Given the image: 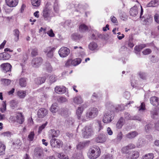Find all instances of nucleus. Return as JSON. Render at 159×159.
<instances>
[{"mask_svg":"<svg viewBox=\"0 0 159 159\" xmlns=\"http://www.w3.org/2000/svg\"><path fill=\"white\" fill-rule=\"evenodd\" d=\"M106 107L107 111L104 114L102 121L105 123H108L111 122L114 118L115 107L111 103L108 102L107 103Z\"/></svg>","mask_w":159,"mask_h":159,"instance_id":"1","label":"nucleus"},{"mask_svg":"<svg viewBox=\"0 0 159 159\" xmlns=\"http://www.w3.org/2000/svg\"><path fill=\"white\" fill-rule=\"evenodd\" d=\"M100 153L99 148L96 146L89 150L88 156L90 159H95L100 155Z\"/></svg>","mask_w":159,"mask_h":159,"instance_id":"2","label":"nucleus"},{"mask_svg":"<svg viewBox=\"0 0 159 159\" xmlns=\"http://www.w3.org/2000/svg\"><path fill=\"white\" fill-rule=\"evenodd\" d=\"M93 133L92 127L89 125L85 126L82 130V135L85 138H88L91 137Z\"/></svg>","mask_w":159,"mask_h":159,"instance_id":"3","label":"nucleus"},{"mask_svg":"<svg viewBox=\"0 0 159 159\" xmlns=\"http://www.w3.org/2000/svg\"><path fill=\"white\" fill-rule=\"evenodd\" d=\"M98 113V111L97 108L91 107L88 110L86 116L88 119H93L97 116Z\"/></svg>","mask_w":159,"mask_h":159,"instance_id":"4","label":"nucleus"},{"mask_svg":"<svg viewBox=\"0 0 159 159\" xmlns=\"http://www.w3.org/2000/svg\"><path fill=\"white\" fill-rule=\"evenodd\" d=\"M135 148V145L132 143H129L128 145L123 147L121 149V152L122 153L125 154L126 156H128L130 154L131 152L129 151V150L134 148Z\"/></svg>","mask_w":159,"mask_h":159,"instance_id":"5","label":"nucleus"},{"mask_svg":"<svg viewBox=\"0 0 159 159\" xmlns=\"http://www.w3.org/2000/svg\"><path fill=\"white\" fill-rule=\"evenodd\" d=\"M50 144L52 148H60L63 145V142L60 140L55 138L52 139L50 142Z\"/></svg>","mask_w":159,"mask_h":159,"instance_id":"6","label":"nucleus"},{"mask_svg":"<svg viewBox=\"0 0 159 159\" xmlns=\"http://www.w3.org/2000/svg\"><path fill=\"white\" fill-rule=\"evenodd\" d=\"M70 50L65 47H61L58 51L59 55L62 57H67L70 54Z\"/></svg>","mask_w":159,"mask_h":159,"instance_id":"7","label":"nucleus"},{"mask_svg":"<svg viewBox=\"0 0 159 159\" xmlns=\"http://www.w3.org/2000/svg\"><path fill=\"white\" fill-rule=\"evenodd\" d=\"M48 112V111L45 108H40L37 112L38 117L39 118H43L47 115Z\"/></svg>","mask_w":159,"mask_h":159,"instance_id":"8","label":"nucleus"},{"mask_svg":"<svg viewBox=\"0 0 159 159\" xmlns=\"http://www.w3.org/2000/svg\"><path fill=\"white\" fill-rule=\"evenodd\" d=\"M55 49L56 48L54 47H48L45 49L44 51L47 53V56L48 57L51 58L53 57V53Z\"/></svg>","mask_w":159,"mask_h":159,"instance_id":"9","label":"nucleus"},{"mask_svg":"<svg viewBox=\"0 0 159 159\" xmlns=\"http://www.w3.org/2000/svg\"><path fill=\"white\" fill-rule=\"evenodd\" d=\"M42 59L40 57L34 58L32 61V66L34 67H38L42 63Z\"/></svg>","mask_w":159,"mask_h":159,"instance_id":"10","label":"nucleus"},{"mask_svg":"<svg viewBox=\"0 0 159 159\" xmlns=\"http://www.w3.org/2000/svg\"><path fill=\"white\" fill-rule=\"evenodd\" d=\"M107 139V135L104 134H101L99 135L95 139L98 143H102L106 142Z\"/></svg>","mask_w":159,"mask_h":159,"instance_id":"11","label":"nucleus"},{"mask_svg":"<svg viewBox=\"0 0 159 159\" xmlns=\"http://www.w3.org/2000/svg\"><path fill=\"white\" fill-rule=\"evenodd\" d=\"M1 68L3 71L5 73L11 71V66L8 63H4L2 64L0 66Z\"/></svg>","mask_w":159,"mask_h":159,"instance_id":"12","label":"nucleus"},{"mask_svg":"<svg viewBox=\"0 0 159 159\" xmlns=\"http://www.w3.org/2000/svg\"><path fill=\"white\" fill-rule=\"evenodd\" d=\"M16 121L20 124L23 123L25 120L24 116L21 112H17L16 114Z\"/></svg>","mask_w":159,"mask_h":159,"instance_id":"13","label":"nucleus"},{"mask_svg":"<svg viewBox=\"0 0 159 159\" xmlns=\"http://www.w3.org/2000/svg\"><path fill=\"white\" fill-rule=\"evenodd\" d=\"M50 8L45 7L43 11V16L45 20H49L50 19Z\"/></svg>","mask_w":159,"mask_h":159,"instance_id":"14","label":"nucleus"},{"mask_svg":"<svg viewBox=\"0 0 159 159\" xmlns=\"http://www.w3.org/2000/svg\"><path fill=\"white\" fill-rule=\"evenodd\" d=\"M59 134L60 131L59 130L52 129L49 131V137L50 138L57 137Z\"/></svg>","mask_w":159,"mask_h":159,"instance_id":"15","label":"nucleus"},{"mask_svg":"<svg viewBox=\"0 0 159 159\" xmlns=\"http://www.w3.org/2000/svg\"><path fill=\"white\" fill-rule=\"evenodd\" d=\"M7 6L10 7H15L18 4V0H5Z\"/></svg>","mask_w":159,"mask_h":159,"instance_id":"16","label":"nucleus"},{"mask_svg":"<svg viewBox=\"0 0 159 159\" xmlns=\"http://www.w3.org/2000/svg\"><path fill=\"white\" fill-rule=\"evenodd\" d=\"M139 152L137 151H133L132 152V155H129L128 156H126L127 159H136L139 157Z\"/></svg>","mask_w":159,"mask_h":159,"instance_id":"17","label":"nucleus"},{"mask_svg":"<svg viewBox=\"0 0 159 159\" xmlns=\"http://www.w3.org/2000/svg\"><path fill=\"white\" fill-rule=\"evenodd\" d=\"M138 13V7L134 6L131 8L129 11V14L130 16H135Z\"/></svg>","mask_w":159,"mask_h":159,"instance_id":"18","label":"nucleus"},{"mask_svg":"<svg viewBox=\"0 0 159 159\" xmlns=\"http://www.w3.org/2000/svg\"><path fill=\"white\" fill-rule=\"evenodd\" d=\"M138 134V133L136 131L130 132L125 135V137L127 139H132L134 138Z\"/></svg>","mask_w":159,"mask_h":159,"instance_id":"19","label":"nucleus"},{"mask_svg":"<svg viewBox=\"0 0 159 159\" xmlns=\"http://www.w3.org/2000/svg\"><path fill=\"white\" fill-rule=\"evenodd\" d=\"M150 102L151 104L155 106H158L159 103L158 98L155 96L151 97L150 98Z\"/></svg>","mask_w":159,"mask_h":159,"instance_id":"20","label":"nucleus"},{"mask_svg":"<svg viewBox=\"0 0 159 159\" xmlns=\"http://www.w3.org/2000/svg\"><path fill=\"white\" fill-rule=\"evenodd\" d=\"M71 38L74 40H80L83 37V36L78 33H75L71 35Z\"/></svg>","mask_w":159,"mask_h":159,"instance_id":"21","label":"nucleus"},{"mask_svg":"<svg viewBox=\"0 0 159 159\" xmlns=\"http://www.w3.org/2000/svg\"><path fill=\"white\" fill-rule=\"evenodd\" d=\"M66 88L65 87L61 88L59 86H57L55 89L56 92L58 94H62L65 93L66 91Z\"/></svg>","mask_w":159,"mask_h":159,"instance_id":"22","label":"nucleus"},{"mask_svg":"<svg viewBox=\"0 0 159 159\" xmlns=\"http://www.w3.org/2000/svg\"><path fill=\"white\" fill-rule=\"evenodd\" d=\"M125 123V120L123 118L121 117L120 118L116 124V128L120 129L122 128Z\"/></svg>","mask_w":159,"mask_h":159,"instance_id":"23","label":"nucleus"},{"mask_svg":"<svg viewBox=\"0 0 159 159\" xmlns=\"http://www.w3.org/2000/svg\"><path fill=\"white\" fill-rule=\"evenodd\" d=\"M46 78L44 77H38L34 80L35 83L38 85L40 84L45 82Z\"/></svg>","mask_w":159,"mask_h":159,"instance_id":"24","label":"nucleus"},{"mask_svg":"<svg viewBox=\"0 0 159 159\" xmlns=\"http://www.w3.org/2000/svg\"><path fill=\"white\" fill-rule=\"evenodd\" d=\"M88 27L84 24H81L79 26V31L82 33L87 31L88 30Z\"/></svg>","mask_w":159,"mask_h":159,"instance_id":"25","label":"nucleus"},{"mask_svg":"<svg viewBox=\"0 0 159 159\" xmlns=\"http://www.w3.org/2000/svg\"><path fill=\"white\" fill-rule=\"evenodd\" d=\"M74 102L76 104H79L83 102V100L80 96H78L74 98L73 99Z\"/></svg>","mask_w":159,"mask_h":159,"instance_id":"26","label":"nucleus"},{"mask_svg":"<svg viewBox=\"0 0 159 159\" xmlns=\"http://www.w3.org/2000/svg\"><path fill=\"white\" fill-rule=\"evenodd\" d=\"M83 108L82 107H79L76 111V114L78 120L81 119V116L83 111Z\"/></svg>","mask_w":159,"mask_h":159,"instance_id":"27","label":"nucleus"},{"mask_svg":"<svg viewBox=\"0 0 159 159\" xmlns=\"http://www.w3.org/2000/svg\"><path fill=\"white\" fill-rule=\"evenodd\" d=\"M26 91L24 90H19L17 92V95L20 98H23L26 95Z\"/></svg>","mask_w":159,"mask_h":159,"instance_id":"28","label":"nucleus"},{"mask_svg":"<svg viewBox=\"0 0 159 159\" xmlns=\"http://www.w3.org/2000/svg\"><path fill=\"white\" fill-rule=\"evenodd\" d=\"M97 47L98 45L97 44L93 42L90 43L89 45V48L91 51L95 50Z\"/></svg>","mask_w":159,"mask_h":159,"instance_id":"29","label":"nucleus"},{"mask_svg":"<svg viewBox=\"0 0 159 159\" xmlns=\"http://www.w3.org/2000/svg\"><path fill=\"white\" fill-rule=\"evenodd\" d=\"M58 104L57 103H55L52 104L50 110L52 113H56L57 111V107Z\"/></svg>","mask_w":159,"mask_h":159,"instance_id":"30","label":"nucleus"},{"mask_svg":"<svg viewBox=\"0 0 159 159\" xmlns=\"http://www.w3.org/2000/svg\"><path fill=\"white\" fill-rule=\"evenodd\" d=\"M31 50V55L32 57H35L38 55V50L37 48H32Z\"/></svg>","mask_w":159,"mask_h":159,"instance_id":"31","label":"nucleus"},{"mask_svg":"<svg viewBox=\"0 0 159 159\" xmlns=\"http://www.w3.org/2000/svg\"><path fill=\"white\" fill-rule=\"evenodd\" d=\"M18 102L16 100H12L10 102V105L12 109H14L17 107Z\"/></svg>","mask_w":159,"mask_h":159,"instance_id":"32","label":"nucleus"},{"mask_svg":"<svg viewBox=\"0 0 159 159\" xmlns=\"http://www.w3.org/2000/svg\"><path fill=\"white\" fill-rule=\"evenodd\" d=\"M88 143L87 142H80L77 146V148L79 150H81L84 148L85 147L87 146Z\"/></svg>","mask_w":159,"mask_h":159,"instance_id":"33","label":"nucleus"},{"mask_svg":"<svg viewBox=\"0 0 159 159\" xmlns=\"http://www.w3.org/2000/svg\"><path fill=\"white\" fill-rule=\"evenodd\" d=\"M151 117L153 118H156L158 115V113L156 109H154L151 112Z\"/></svg>","mask_w":159,"mask_h":159,"instance_id":"34","label":"nucleus"},{"mask_svg":"<svg viewBox=\"0 0 159 159\" xmlns=\"http://www.w3.org/2000/svg\"><path fill=\"white\" fill-rule=\"evenodd\" d=\"M60 114L64 117H66L68 115V110L65 108H61L60 109Z\"/></svg>","mask_w":159,"mask_h":159,"instance_id":"35","label":"nucleus"},{"mask_svg":"<svg viewBox=\"0 0 159 159\" xmlns=\"http://www.w3.org/2000/svg\"><path fill=\"white\" fill-rule=\"evenodd\" d=\"M14 34L15 36L14 39L15 41H17L19 39L20 32L18 29H15L13 31Z\"/></svg>","mask_w":159,"mask_h":159,"instance_id":"36","label":"nucleus"},{"mask_svg":"<svg viewBox=\"0 0 159 159\" xmlns=\"http://www.w3.org/2000/svg\"><path fill=\"white\" fill-rule=\"evenodd\" d=\"M5 146L0 142V155H3L5 154Z\"/></svg>","mask_w":159,"mask_h":159,"instance_id":"37","label":"nucleus"},{"mask_svg":"<svg viewBox=\"0 0 159 159\" xmlns=\"http://www.w3.org/2000/svg\"><path fill=\"white\" fill-rule=\"evenodd\" d=\"M26 79L24 78H22L20 79L19 84L22 87H25L26 85Z\"/></svg>","mask_w":159,"mask_h":159,"instance_id":"38","label":"nucleus"},{"mask_svg":"<svg viewBox=\"0 0 159 159\" xmlns=\"http://www.w3.org/2000/svg\"><path fill=\"white\" fill-rule=\"evenodd\" d=\"M46 69L48 72H51L52 70V68L50 64L48 62L45 63Z\"/></svg>","mask_w":159,"mask_h":159,"instance_id":"39","label":"nucleus"},{"mask_svg":"<svg viewBox=\"0 0 159 159\" xmlns=\"http://www.w3.org/2000/svg\"><path fill=\"white\" fill-rule=\"evenodd\" d=\"M32 5L34 6L38 7L40 3V0H31Z\"/></svg>","mask_w":159,"mask_h":159,"instance_id":"40","label":"nucleus"},{"mask_svg":"<svg viewBox=\"0 0 159 159\" xmlns=\"http://www.w3.org/2000/svg\"><path fill=\"white\" fill-rule=\"evenodd\" d=\"M81 60L80 58H77L72 60V65L74 66H76L79 64L81 62Z\"/></svg>","mask_w":159,"mask_h":159,"instance_id":"41","label":"nucleus"},{"mask_svg":"<svg viewBox=\"0 0 159 159\" xmlns=\"http://www.w3.org/2000/svg\"><path fill=\"white\" fill-rule=\"evenodd\" d=\"M157 5V2L155 0H152L147 5V7H154Z\"/></svg>","mask_w":159,"mask_h":159,"instance_id":"42","label":"nucleus"},{"mask_svg":"<svg viewBox=\"0 0 159 159\" xmlns=\"http://www.w3.org/2000/svg\"><path fill=\"white\" fill-rule=\"evenodd\" d=\"M153 154L149 153L143 156L142 159H153Z\"/></svg>","mask_w":159,"mask_h":159,"instance_id":"43","label":"nucleus"},{"mask_svg":"<svg viewBox=\"0 0 159 159\" xmlns=\"http://www.w3.org/2000/svg\"><path fill=\"white\" fill-rule=\"evenodd\" d=\"M153 125L151 124L146 125L145 127V130L146 132H148L151 130L153 127Z\"/></svg>","mask_w":159,"mask_h":159,"instance_id":"44","label":"nucleus"},{"mask_svg":"<svg viewBox=\"0 0 159 159\" xmlns=\"http://www.w3.org/2000/svg\"><path fill=\"white\" fill-rule=\"evenodd\" d=\"M1 81H2L5 85H8L10 84L11 82V81L9 79H1Z\"/></svg>","mask_w":159,"mask_h":159,"instance_id":"45","label":"nucleus"},{"mask_svg":"<svg viewBox=\"0 0 159 159\" xmlns=\"http://www.w3.org/2000/svg\"><path fill=\"white\" fill-rule=\"evenodd\" d=\"M97 125L98 126V131L99 132L103 128V126L102 125V122L100 121L97 120Z\"/></svg>","mask_w":159,"mask_h":159,"instance_id":"46","label":"nucleus"},{"mask_svg":"<svg viewBox=\"0 0 159 159\" xmlns=\"http://www.w3.org/2000/svg\"><path fill=\"white\" fill-rule=\"evenodd\" d=\"M34 136V131H31L28 136V138L30 141H32Z\"/></svg>","mask_w":159,"mask_h":159,"instance_id":"47","label":"nucleus"},{"mask_svg":"<svg viewBox=\"0 0 159 159\" xmlns=\"http://www.w3.org/2000/svg\"><path fill=\"white\" fill-rule=\"evenodd\" d=\"M57 156L60 159H68L67 156L62 153H58Z\"/></svg>","mask_w":159,"mask_h":159,"instance_id":"48","label":"nucleus"},{"mask_svg":"<svg viewBox=\"0 0 159 159\" xmlns=\"http://www.w3.org/2000/svg\"><path fill=\"white\" fill-rule=\"evenodd\" d=\"M123 134L121 131H120L117 134L116 137L117 140L120 141L123 138Z\"/></svg>","mask_w":159,"mask_h":159,"instance_id":"49","label":"nucleus"},{"mask_svg":"<svg viewBox=\"0 0 159 159\" xmlns=\"http://www.w3.org/2000/svg\"><path fill=\"white\" fill-rule=\"evenodd\" d=\"M42 152V149L38 148H35L34 150V154L36 156H38V154L39 153Z\"/></svg>","mask_w":159,"mask_h":159,"instance_id":"50","label":"nucleus"},{"mask_svg":"<svg viewBox=\"0 0 159 159\" xmlns=\"http://www.w3.org/2000/svg\"><path fill=\"white\" fill-rule=\"evenodd\" d=\"M58 102L60 103H63L66 102L67 101L66 99L63 97H60L57 99Z\"/></svg>","mask_w":159,"mask_h":159,"instance_id":"51","label":"nucleus"},{"mask_svg":"<svg viewBox=\"0 0 159 159\" xmlns=\"http://www.w3.org/2000/svg\"><path fill=\"white\" fill-rule=\"evenodd\" d=\"M139 111H143L145 110V103L143 102L141 103L140 106L139 107Z\"/></svg>","mask_w":159,"mask_h":159,"instance_id":"52","label":"nucleus"},{"mask_svg":"<svg viewBox=\"0 0 159 159\" xmlns=\"http://www.w3.org/2000/svg\"><path fill=\"white\" fill-rule=\"evenodd\" d=\"M131 120H137L139 121H141L142 120L141 118L137 116H131Z\"/></svg>","mask_w":159,"mask_h":159,"instance_id":"53","label":"nucleus"},{"mask_svg":"<svg viewBox=\"0 0 159 159\" xmlns=\"http://www.w3.org/2000/svg\"><path fill=\"white\" fill-rule=\"evenodd\" d=\"M47 122H46L44 124H43L42 125L40 126L39 127L38 131V132L39 133H41L42 130L45 128L46 125H47Z\"/></svg>","mask_w":159,"mask_h":159,"instance_id":"54","label":"nucleus"},{"mask_svg":"<svg viewBox=\"0 0 159 159\" xmlns=\"http://www.w3.org/2000/svg\"><path fill=\"white\" fill-rule=\"evenodd\" d=\"M124 117L125 119L127 120H131V116L127 112H125L124 113Z\"/></svg>","mask_w":159,"mask_h":159,"instance_id":"55","label":"nucleus"},{"mask_svg":"<svg viewBox=\"0 0 159 159\" xmlns=\"http://www.w3.org/2000/svg\"><path fill=\"white\" fill-rule=\"evenodd\" d=\"M46 33L50 37H54L55 36V34L52 29H50L49 31H47Z\"/></svg>","mask_w":159,"mask_h":159,"instance_id":"56","label":"nucleus"},{"mask_svg":"<svg viewBox=\"0 0 159 159\" xmlns=\"http://www.w3.org/2000/svg\"><path fill=\"white\" fill-rule=\"evenodd\" d=\"M3 60H6L9 59L10 56V55L6 52H3Z\"/></svg>","mask_w":159,"mask_h":159,"instance_id":"57","label":"nucleus"},{"mask_svg":"<svg viewBox=\"0 0 159 159\" xmlns=\"http://www.w3.org/2000/svg\"><path fill=\"white\" fill-rule=\"evenodd\" d=\"M152 52L151 50L150 49H146L143 51V54L144 55H146Z\"/></svg>","mask_w":159,"mask_h":159,"instance_id":"58","label":"nucleus"},{"mask_svg":"<svg viewBox=\"0 0 159 159\" xmlns=\"http://www.w3.org/2000/svg\"><path fill=\"white\" fill-rule=\"evenodd\" d=\"M139 76L140 78L143 80H145L146 78L147 75L144 73L140 72L139 73Z\"/></svg>","mask_w":159,"mask_h":159,"instance_id":"59","label":"nucleus"},{"mask_svg":"<svg viewBox=\"0 0 159 159\" xmlns=\"http://www.w3.org/2000/svg\"><path fill=\"white\" fill-rule=\"evenodd\" d=\"M43 31V34L42 36V37H44L45 36L46 34V29H44L43 27H41L39 30V32Z\"/></svg>","mask_w":159,"mask_h":159,"instance_id":"60","label":"nucleus"},{"mask_svg":"<svg viewBox=\"0 0 159 159\" xmlns=\"http://www.w3.org/2000/svg\"><path fill=\"white\" fill-rule=\"evenodd\" d=\"M151 60L153 63L157 62L158 61V59L157 57H155V56H152L151 58Z\"/></svg>","mask_w":159,"mask_h":159,"instance_id":"61","label":"nucleus"},{"mask_svg":"<svg viewBox=\"0 0 159 159\" xmlns=\"http://www.w3.org/2000/svg\"><path fill=\"white\" fill-rule=\"evenodd\" d=\"M154 19L156 22L159 24V15L158 14H156L154 16Z\"/></svg>","mask_w":159,"mask_h":159,"instance_id":"62","label":"nucleus"},{"mask_svg":"<svg viewBox=\"0 0 159 159\" xmlns=\"http://www.w3.org/2000/svg\"><path fill=\"white\" fill-rule=\"evenodd\" d=\"M49 79L50 82L52 83L55 82L56 80V77L55 75H52L50 76Z\"/></svg>","mask_w":159,"mask_h":159,"instance_id":"63","label":"nucleus"},{"mask_svg":"<svg viewBox=\"0 0 159 159\" xmlns=\"http://www.w3.org/2000/svg\"><path fill=\"white\" fill-rule=\"evenodd\" d=\"M134 50L136 51L135 52V53L137 54H138L141 51V50L139 47V46H136L135 48H134Z\"/></svg>","mask_w":159,"mask_h":159,"instance_id":"64","label":"nucleus"}]
</instances>
